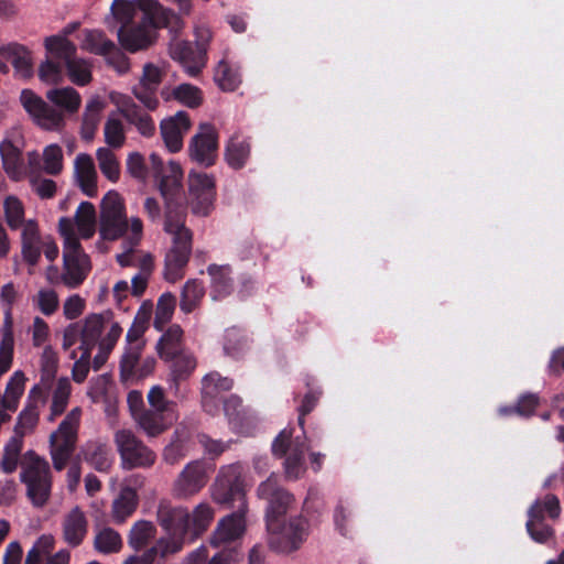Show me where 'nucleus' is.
I'll return each mask as SVG.
<instances>
[{"instance_id": "obj_1", "label": "nucleus", "mask_w": 564, "mask_h": 564, "mask_svg": "<svg viewBox=\"0 0 564 564\" xmlns=\"http://www.w3.org/2000/svg\"><path fill=\"white\" fill-rule=\"evenodd\" d=\"M150 161L166 205L164 231L172 237V247L165 256V276L174 282L192 252V232L185 226L186 214L184 208L177 207L182 196L183 172L178 163L170 161L164 164L156 153L150 155Z\"/></svg>"}, {"instance_id": "obj_2", "label": "nucleus", "mask_w": 564, "mask_h": 564, "mask_svg": "<svg viewBox=\"0 0 564 564\" xmlns=\"http://www.w3.org/2000/svg\"><path fill=\"white\" fill-rule=\"evenodd\" d=\"M111 13L120 26H131L138 21L150 22L155 28H166L170 32L184 29L182 18L166 9L156 0H115Z\"/></svg>"}, {"instance_id": "obj_3", "label": "nucleus", "mask_w": 564, "mask_h": 564, "mask_svg": "<svg viewBox=\"0 0 564 564\" xmlns=\"http://www.w3.org/2000/svg\"><path fill=\"white\" fill-rule=\"evenodd\" d=\"M82 344L80 350H89L98 344L99 352L94 358L95 369H99L108 358L122 334L119 323L111 319L110 313L89 314L80 323Z\"/></svg>"}, {"instance_id": "obj_4", "label": "nucleus", "mask_w": 564, "mask_h": 564, "mask_svg": "<svg viewBox=\"0 0 564 564\" xmlns=\"http://www.w3.org/2000/svg\"><path fill=\"white\" fill-rule=\"evenodd\" d=\"M58 231L63 238V285L76 289L88 276L91 269L90 260L74 235L70 220L59 219Z\"/></svg>"}, {"instance_id": "obj_5", "label": "nucleus", "mask_w": 564, "mask_h": 564, "mask_svg": "<svg viewBox=\"0 0 564 564\" xmlns=\"http://www.w3.org/2000/svg\"><path fill=\"white\" fill-rule=\"evenodd\" d=\"M20 480L25 485L26 497L34 508L47 505L52 492V473L44 457L28 451L21 464Z\"/></svg>"}, {"instance_id": "obj_6", "label": "nucleus", "mask_w": 564, "mask_h": 564, "mask_svg": "<svg viewBox=\"0 0 564 564\" xmlns=\"http://www.w3.org/2000/svg\"><path fill=\"white\" fill-rule=\"evenodd\" d=\"M23 137L19 129L9 131L0 143V156L6 174L19 182L25 176L40 175L43 171L41 155L36 151L28 152V170L22 161Z\"/></svg>"}, {"instance_id": "obj_7", "label": "nucleus", "mask_w": 564, "mask_h": 564, "mask_svg": "<svg viewBox=\"0 0 564 564\" xmlns=\"http://www.w3.org/2000/svg\"><path fill=\"white\" fill-rule=\"evenodd\" d=\"M83 411L79 406L66 413L48 438L50 456L55 470H63L76 447Z\"/></svg>"}, {"instance_id": "obj_8", "label": "nucleus", "mask_w": 564, "mask_h": 564, "mask_svg": "<svg viewBox=\"0 0 564 564\" xmlns=\"http://www.w3.org/2000/svg\"><path fill=\"white\" fill-rule=\"evenodd\" d=\"M308 522L303 517L288 520L269 518L267 521L268 544L282 554H290L300 549L308 535Z\"/></svg>"}, {"instance_id": "obj_9", "label": "nucleus", "mask_w": 564, "mask_h": 564, "mask_svg": "<svg viewBox=\"0 0 564 564\" xmlns=\"http://www.w3.org/2000/svg\"><path fill=\"white\" fill-rule=\"evenodd\" d=\"M246 486L245 470L240 463L223 466L212 486V498L223 506L238 501V508L247 509Z\"/></svg>"}, {"instance_id": "obj_10", "label": "nucleus", "mask_w": 564, "mask_h": 564, "mask_svg": "<svg viewBox=\"0 0 564 564\" xmlns=\"http://www.w3.org/2000/svg\"><path fill=\"white\" fill-rule=\"evenodd\" d=\"M113 443L123 469L149 468L156 460L154 451L130 429H118L113 433Z\"/></svg>"}, {"instance_id": "obj_11", "label": "nucleus", "mask_w": 564, "mask_h": 564, "mask_svg": "<svg viewBox=\"0 0 564 564\" xmlns=\"http://www.w3.org/2000/svg\"><path fill=\"white\" fill-rule=\"evenodd\" d=\"M130 235V219L127 218L122 197L109 191L100 205L99 236L107 241H115Z\"/></svg>"}, {"instance_id": "obj_12", "label": "nucleus", "mask_w": 564, "mask_h": 564, "mask_svg": "<svg viewBox=\"0 0 564 564\" xmlns=\"http://www.w3.org/2000/svg\"><path fill=\"white\" fill-rule=\"evenodd\" d=\"M307 451L305 440H292V430L284 429L274 438L272 452L276 457H285L283 466L286 478L297 479L304 470V455Z\"/></svg>"}, {"instance_id": "obj_13", "label": "nucleus", "mask_w": 564, "mask_h": 564, "mask_svg": "<svg viewBox=\"0 0 564 564\" xmlns=\"http://www.w3.org/2000/svg\"><path fill=\"white\" fill-rule=\"evenodd\" d=\"M20 102L33 122L45 130H58L64 124V113L61 109L47 105L31 89H23Z\"/></svg>"}, {"instance_id": "obj_14", "label": "nucleus", "mask_w": 564, "mask_h": 564, "mask_svg": "<svg viewBox=\"0 0 564 564\" xmlns=\"http://www.w3.org/2000/svg\"><path fill=\"white\" fill-rule=\"evenodd\" d=\"M189 206L197 216H207L216 197V184L212 174L191 171L188 174Z\"/></svg>"}, {"instance_id": "obj_15", "label": "nucleus", "mask_w": 564, "mask_h": 564, "mask_svg": "<svg viewBox=\"0 0 564 564\" xmlns=\"http://www.w3.org/2000/svg\"><path fill=\"white\" fill-rule=\"evenodd\" d=\"M143 237V224L139 217L130 218V235L122 242V252L117 254V261L121 267H137L144 269V262H150V269L154 268L153 257L150 252L138 249Z\"/></svg>"}, {"instance_id": "obj_16", "label": "nucleus", "mask_w": 564, "mask_h": 564, "mask_svg": "<svg viewBox=\"0 0 564 564\" xmlns=\"http://www.w3.org/2000/svg\"><path fill=\"white\" fill-rule=\"evenodd\" d=\"M217 150V131L209 123L200 124L198 132L192 138L189 142V158L199 165L209 167L216 162Z\"/></svg>"}, {"instance_id": "obj_17", "label": "nucleus", "mask_w": 564, "mask_h": 564, "mask_svg": "<svg viewBox=\"0 0 564 564\" xmlns=\"http://www.w3.org/2000/svg\"><path fill=\"white\" fill-rule=\"evenodd\" d=\"M158 29L150 22L138 21L131 26H120L117 36L124 50L135 53L148 48L155 42Z\"/></svg>"}, {"instance_id": "obj_18", "label": "nucleus", "mask_w": 564, "mask_h": 564, "mask_svg": "<svg viewBox=\"0 0 564 564\" xmlns=\"http://www.w3.org/2000/svg\"><path fill=\"white\" fill-rule=\"evenodd\" d=\"M156 521L167 533L175 531L187 534L191 529V513L185 507L173 505L166 499L158 503Z\"/></svg>"}, {"instance_id": "obj_19", "label": "nucleus", "mask_w": 564, "mask_h": 564, "mask_svg": "<svg viewBox=\"0 0 564 564\" xmlns=\"http://www.w3.org/2000/svg\"><path fill=\"white\" fill-rule=\"evenodd\" d=\"M182 30H180V32ZM171 33L173 34L169 44L171 58L180 63L187 75L192 77L197 76L206 63L203 54L197 50L194 51L187 41L178 39L176 36L178 31Z\"/></svg>"}, {"instance_id": "obj_20", "label": "nucleus", "mask_w": 564, "mask_h": 564, "mask_svg": "<svg viewBox=\"0 0 564 564\" xmlns=\"http://www.w3.org/2000/svg\"><path fill=\"white\" fill-rule=\"evenodd\" d=\"M207 484L204 464L194 460L181 471L173 485V492L178 498H187L197 494Z\"/></svg>"}, {"instance_id": "obj_21", "label": "nucleus", "mask_w": 564, "mask_h": 564, "mask_svg": "<svg viewBox=\"0 0 564 564\" xmlns=\"http://www.w3.org/2000/svg\"><path fill=\"white\" fill-rule=\"evenodd\" d=\"M46 403L47 395L40 386L35 384L29 391L26 405L18 416V424L15 427L19 433L18 436L23 437V435L31 433L35 429L40 420L41 411Z\"/></svg>"}, {"instance_id": "obj_22", "label": "nucleus", "mask_w": 564, "mask_h": 564, "mask_svg": "<svg viewBox=\"0 0 564 564\" xmlns=\"http://www.w3.org/2000/svg\"><path fill=\"white\" fill-rule=\"evenodd\" d=\"M191 128V120L185 111L165 118L160 123V132L166 149L176 153L183 148V139Z\"/></svg>"}, {"instance_id": "obj_23", "label": "nucleus", "mask_w": 564, "mask_h": 564, "mask_svg": "<svg viewBox=\"0 0 564 564\" xmlns=\"http://www.w3.org/2000/svg\"><path fill=\"white\" fill-rule=\"evenodd\" d=\"M0 57L12 65L17 78L28 79L33 75V56L26 46L17 42L1 45Z\"/></svg>"}, {"instance_id": "obj_24", "label": "nucleus", "mask_w": 564, "mask_h": 564, "mask_svg": "<svg viewBox=\"0 0 564 564\" xmlns=\"http://www.w3.org/2000/svg\"><path fill=\"white\" fill-rule=\"evenodd\" d=\"M62 538L64 542L72 546H78L85 540L88 532V519L84 510L75 506L62 518Z\"/></svg>"}, {"instance_id": "obj_25", "label": "nucleus", "mask_w": 564, "mask_h": 564, "mask_svg": "<svg viewBox=\"0 0 564 564\" xmlns=\"http://www.w3.org/2000/svg\"><path fill=\"white\" fill-rule=\"evenodd\" d=\"M176 413H165L161 411L144 409L134 414V423L148 437H156L176 421Z\"/></svg>"}, {"instance_id": "obj_26", "label": "nucleus", "mask_w": 564, "mask_h": 564, "mask_svg": "<svg viewBox=\"0 0 564 564\" xmlns=\"http://www.w3.org/2000/svg\"><path fill=\"white\" fill-rule=\"evenodd\" d=\"M237 512L223 518L210 539V542L215 546L232 542L242 536L246 530L245 512L247 509L238 508Z\"/></svg>"}, {"instance_id": "obj_27", "label": "nucleus", "mask_w": 564, "mask_h": 564, "mask_svg": "<svg viewBox=\"0 0 564 564\" xmlns=\"http://www.w3.org/2000/svg\"><path fill=\"white\" fill-rule=\"evenodd\" d=\"M83 459L99 473H109L113 464V455L106 440L87 441L82 447Z\"/></svg>"}, {"instance_id": "obj_28", "label": "nucleus", "mask_w": 564, "mask_h": 564, "mask_svg": "<svg viewBox=\"0 0 564 564\" xmlns=\"http://www.w3.org/2000/svg\"><path fill=\"white\" fill-rule=\"evenodd\" d=\"M59 219L70 220L73 232L78 241H80V239H90L96 232L97 213L90 202H82L74 217H61Z\"/></svg>"}, {"instance_id": "obj_29", "label": "nucleus", "mask_w": 564, "mask_h": 564, "mask_svg": "<svg viewBox=\"0 0 564 564\" xmlns=\"http://www.w3.org/2000/svg\"><path fill=\"white\" fill-rule=\"evenodd\" d=\"M75 181L82 192L88 197H95L98 193L97 171L93 158L87 153L77 154L74 162Z\"/></svg>"}, {"instance_id": "obj_30", "label": "nucleus", "mask_w": 564, "mask_h": 564, "mask_svg": "<svg viewBox=\"0 0 564 564\" xmlns=\"http://www.w3.org/2000/svg\"><path fill=\"white\" fill-rule=\"evenodd\" d=\"M138 505L137 490L130 486L122 487L111 502V521L115 524H123L135 512Z\"/></svg>"}, {"instance_id": "obj_31", "label": "nucleus", "mask_w": 564, "mask_h": 564, "mask_svg": "<svg viewBox=\"0 0 564 564\" xmlns=\"http://www.w3.org/2000/svg\"><path fill=\"white\" fill-rule=\"evenodd\" d=\"M234 387L232 379L221 377L218 372H210L202 381L203 406L208 413H214L217 409L216 399L225 391Z\"/></svg>"}, {"instance_id": "obj_32", "label": "nucleus", "mask_w": 564, "mask_h": 564, "mask_svg": "<svg viewBox=\"0 0 564 564\" xmlns=\"http://www.w3.org/2000/svg\"><path fill=\"white\" fill-rule=\"evenodd\" d=\"M21 252L28 264L32 267L37 264L41 257V235L35 218H31L21 232Z\"/></svg>"}, {"instance_id": "obj_33", "label": "nucleus", "mask_w": 564, "mask_h": 564, "mask_svg": "<svg viewBox=\"0 0 564 564\" xmlns=\"http://www.w3.org/2000/svg\"><path fill=\"white\" fill-rule=\"evenodd\" d=\"M171 373L167 379L169 389L176 395L180 391V384L189 378L196 368V359L187 351L180 352L171 359Z\"/></svg>"}, {"instance_id": "obj_34", "label": "nucleus", "mask_w": 564, "mask_h": 564, "mask_svg": "<svg viewBox=\"0 0 564 564\" xmlns=\"http://www.w3.org/2000/svg\"><path fill=\"white\" fill-rule=\"evenodd\" d=\"M26 377L23 371L17 370L7 382L4 393L0 392V409L6 412H15L21 397L24 393Z\"/></svg>"}, {"instance_id": "obj_35", "label": "nucleus", "mask_w": 564, "mask_h": 564, "mask_svg": "<svg viewBox=\"0 0 564 564\" xmlns=\"http://www.w3.org/2000/svg\"><path fill=\"white\" fill-rule=\"evenodd\" d=\"M70 393L72 384L68 378H59L52 387L50 393V412L46 416V420L48 422H54L59 415H62L65 412L70 399Z\"/></svg>"}, {"instance_id": "obj_36", "label": "nucleus", "mask_w": 564, "mask_h": 564, "mask_svg": "<svg viewBox=\"0 0 564 564\" xmlns=\"http://www.w3.org/2000/svg\"><path fill=\"white\" fill-rule=\"evenodd\" d=\"M212 279L210 296L213 300H221L232 291L231 269L229 265L210 264L207 268Z\"/></svg>"}, {"instance_id": "obj_37", "label": "nucleus", "mask_w": 564, "mask_h": 564, "mask_svg": "<svg viewBox=\"0 0 564 564\" xmlns=\"http://www.w3.org/2000/svg\"><path fill=\"white\" fill-rule=\"evenodd\" d=\"M156 532V527L152 521L143 519L138 520L131 525L128 532V545L137 552L141 551L155 539Z\"/></svg>"}, {"instance_id": "obj_38", "label": "nucleus", "mask_w": 564, "mask_h": 564, "mask_svg": "<svg viewBox=\"0 0 564 564\" xmlns=\"http://www.w3.org/2000/svg\"><path fill=\"white\" fill-rule=\"evenodd\" d=\"M3 216L11 230H20L26 227L31 218L25 219V207L23 202L15 195H8L3 199Z\"/></svg>"}, {"instance_id": "obj_39", "label": "nucleus", "mask_w": 564, "mask_h": 564, "mask_svg": "<svg viewBox=\"0 0 564 564\" xmlns=\"http://www.w3.org/2000/svg\"><path fill=\"white\" fill-rule=\"evenodd\" d=\"M182 337L183 332L180 326H171L159 339L156 344V350L162 359L170 360L180 352H184L182 349Z\"/></svg>"}, {"instance_id": "obj_40", "label": "nucleus", "mask_w": 564, "mask_h": 564, "mask_svg": "<svg viewBox=\"0 0 564 564\" xmlns=\"http://www.w3.org/2000/svg\"><path fill=\"white\" fill-rule=\"evenodd\" d=\"M115 43L99 30H84L80 48L95 55H108L113 51Z\"/></svg>"}, {"instance_id": "obj_41", "label": "nucleus", "mask_w": 564, "mask_h": 564, "mask_svg": "<svg viewBox=\"0 0 564 564\" xmlns=\"http://www.w3.org/2000/svg\"><path fill=\"white\" fill-rule=\"evenodd\" d=\"M102 109L104 101L99 97H94L87 102L80 131L83 139L90 141L94 138L100 122Z\"/></svg>"}, {"instance_id": "obj_42", "label": "nucleus", "mask_w": 564, "mask_h": 564, "mask_svg": "<svg viewBox=\"0 0 564 564\" xmlns=\"http://www.w3.org/2000/svg\"><path fill=\"white\" fill-rule=\"evenodd\" d=\"M46 98L56 107L69 112H76L82 104L80 95L73 87L50 89Z\"/></svg>"}, {"instance_id": "obj_43", "label": "nucleus", "mask_w": 564, "mask_h": 564, "mask_svg": "<svg viewBox=\"0 0 564 564\" xmlns=\"http://www.w3.org/2000/svg\"><path fill=\"white\" fill-rule=\"evenodd\" d=\"M123 541L118 531L110 527L98 530L94 538V547L101 554H113L121 551Z\"/></svg>"}, {"instance_id": "obj_44", "label": "nucleus", "mask_w": 564, "mask_h": 564, "mask_svg": "<svg viewBox=\"0 0 564 564\" xmlns=\"http://www.w3.org/2000/svg\"><path fill=\"white\" fill-rule=\"evenodd\" d=\"M250 156V143L247 139L234 137L226 147L225 158L228 165L235 170L242 169Z\"/></svg>"}, {"instance_id": "obj_45", "label": "nucleus", "mask_w": 564, "mask_h": 564, "mask_svg": "<svg viewBox=\"0 0 564 564\" xmlns=\"http://www.w3.org/2000/svg\"><path fill=\"white\" fill-rule=\"evenodd\" d=\"M540 502L534 501L528 511L527 531L539 543L546 542L552 535V529L543 522V516L539 511Z\"/></svg>"}, {"instance_id": "obj_46", "label": "nucleus", "mask_w": 564, "mask_h": 564, "mask_svg": "<svg viewBox=\"0 0 564 564\" xmlns=\"http://www.w3.org/2000/svg\"><path fill=\"white\" fill-rule=\"evenodd\" d=\"M45 48L53 56L66 65L77 56V47L65 35H52L45 39Z\"/></svg>"}, {"instance_id": "obj_47", "label": "nucleus", "mask_w": 564, "mask_h": 564, "mask_svg": "<svg viewBox=\"0 0 564 564\" xmlns=\"http://www.w3.org/2000/svg\"><path fill=\"white\" fill-rule=\"evenodd\" d=\"M189 434L185 427H177L172 441L163 451V458L169 464H175L186 455Z\"/></svg>"}, {"instance_id": "obj_48", "label": "nucleus", "mask_w": 564, "mask_h": 564, "mask_svg": "<svg viewBox=\"0 0 564 564\" xmlns=\"http://www.w3.org/2000/svg\"><path fill=\"white\" fill-rule=\"evenodd\" d=\"M96 158L104 176L110 182H117L120 177V164L113 151L109 148H99Z\"/></svg>"}, {"instance_id": "obj_49", "label": "nucleus", "mask_w": 564, "mask_h": 564, "mask_svg": "<svg viewBox=\"0 0 564 564\" xmlns=\"http://www.w3.org/2000/svg\"><path fill=\"white\" fill-rule=\"evenodd\" d=\"M185 535L182 532L172 531L167 536L156 540L155 544L150 547L155 550V558L158 556L164 558L178 553L185 544Z\"/></svg>"}, {"instance_id": "obj_50", "label": "nucleus", "mask_w": 564, "mask_h": 564, "mask_svg": "<svg viewBox=\"0 0 564 564\" xmlns=\"http://www.w3.org/2000/svg\"><path fill=\"white\" fill-rule=\"evenodd\" d=\"M214 78L217 85L226 91L235 90L241 82L238 69L225 61H220L217 65Z\"/></svg>"}, {"instance_id": "obj_51", "label": "nucleus", "mask_w": 564, "mask_h": 564, "mask_svg": "<svg viewBox=\"0 0 564 564\" xmlns=\"http://www.w3.org/2000/svg\"><path fill=\"white\" fill-rule=\"evenodd\" d=\"M68 78L78 86H85L91 80V64L82 57H74L66 65Z\"/></svg>"}, {"instance_id": "obj_52", "label": "nucleus", "mask_w": 564, "mask_h": 564, "mask_svg": "<svg viewBox=\"0 0 564 564\" xmlns=\"http://www.w3.org/2000/svg\"><path fill=\"white\" fill-rule=\"evenodd\" d=\"M214 519V511L208 503H199L191 513L189 532L194 538L200 535Z\"/></svg>"}, {"instance_id": "obj_53", "label": "nucleus", "mask_w": 564, "mask_h": 564, "mask_svg": "<svg viewBox=\"0 0 564 564\" xmlns=\"http://www.w3.org/2000/svg\"><path fill=\"white\" fill-rule=\"evenodd\" d=\"M23 440L21 436H12L6 444L3 449L2 459L0 463L1 469L7 473H13L19 464L20 454L22 451Z\"/></svg>"}, {"instance_id": "obj_54", "label": "nucleus", "mask_w": 564, "mask_h": 564, "mask_svg": "<svg viewBox=\"0 0 564 564\" xmlns=\"http://www.w3.org/2000/svg\"><path fill=\"white\" fill-rule=\"evenodd\" d=\"M32 303L43 315L51 316L58 310L59 297L55 290L42 288L33 296Z\"/></svg>"}, {"instance_id": "obj_55", "label": "nucleus", "mask_w": 564, "mask_h": 564, "mask_svg": "<svg viewBox=\"0 0 564 564\" xmlns=\"http://www.w3.org/2000/svg\"><path fill=\"white\" fill-rule=\"evenodd\" d=\"M55 540L52 534H42L36 539L33 546L28 551L25 561L32 564H42L43 560L51 556Z\"/></svg>"}, {"instance_id": "obj_56", "label": "nucleus", "mask_w": 564, "mask_h": 564, "mask_svg": "<svg viewBox=\"0 0 564 564\" xmlns=\"http://www.w3.org/2000/svg\"><path fill=\"white\" fill-rule=\"evenodd\" d=\"M55 540L52 534H42L36 539L33 546L28 551L25 561L32 564H42L43 560L51 556Z\"/></svg>"}, {"instance_id": "obj_57", "label": "nucleus", "mask_w": 564, "mask_h": 564, "mask_svg": "<svg viewBox=\"0 0 564 564\" xmlns=\"http://www.w3.org/2000/svg\"><path fill=\"white\" fill-rule=\"evenodd\" d=\"M143 348L144 346H140V344H127L120 361L121 377L124 380L132 378V376L135 373V368L139 365Z\"/></svg>"}, {"instance_id": "obj_58", "label": "nucleus", "mask_w": 564, "mask_h": 564, "mask_svg": "<svg viewBox=\"0 0 564 564\" xmlns=\"http://www.w3.org/2000/svg\"><path fill=\"white\" fill-rule=\"evenodd\" d=\"M43 171L50 175H57L63 171V151L58 144L52 143L44 148L42 154Z\"/></svg>"}, {"instance_id": "obj_59", "label": "nucleus", "mask_w": 564, "mask_h": 564, "mask_svg": "<svg viewBox=\"0 0 564 564\" xmlns=\"http://www.w3.org/2000/svg\"><path fill=\"white\" fill-rule=\"evenodd\" d=\"M105 142L115 149L121 148L126 141L124 128L121 120L111 115L108 117L104 129Z\"/></svg>"}, {"instance_id": "obj_60", "label": "nucleus", "mask_w": 564, "mask_h": 564, "mask_svg": "<svg viewBox=\"0 0 564 564\" xmlns=\"http://www.w3.org/2000/svg\"><path fill=\"white\" fill-rule=\"evenodd\" d=\"M204 296V286L197 280L186 282L182 292L181 310L189 313Z\"/></svg>"}, {"instance_id": "obj_61", "label": "nucleus", "mask_w": 564, "mask_h": 564, "mask_svg": "<svg viewBox=\"0 0 564 564\" xmlns=\"http://www.w3.org/2000/svg\"><path fill=\"white\" fill-rule=\"evenodd\" d=\"M175 307V297L170 294H163L156 304L154 326L158 330H162L173 316Z\"/></svg>"}, {"instance_id": "obj_62", "label": "nucleus", "mask_w": 564, "mask_h": 564, "mask_svg": "<svg viewBox=\"0 0 564 564\" xmlns=\"http://www.w3.org/2000/svg\"><path fill=\"white\" fill-rule=\"evenodd\" d=\"M148 403L150 410L165 413H175V403L166 399L164 390L160 386H153L148 393Z\"/></svg>"}, {"instance_id": "obj_63", "label": "nucleus", "mask_w": 564, "mask_h": 564, "mask_svg": "<svg viewBox=\"0 0 564 564\" xmlns=\"http://www.w3.org/2000/svg\"><path fill=\"white\" fill-rule=\"evenodd\" d=\"M173 96L183 105L195 108L202 102L200 90L191 84H181L173 90Z\"/></svg>"}, {"instance_id": "obj_64", "label": "nucleus", "mask_w": 564, "mask_h": 564, "mask_svg": "<svg viewBox=\"0 0 564 564\" xmlns=\"http://www.w3.org/2000/svg\"><path fill=\"white\" fill-rule=\"evenodd\" d=\"M292 501V495L285 490H282L276 497L271 498V501L268 502L267 521L269 518L280 519L281 516L286 513Z\"/></svg>"}]
</instances>
